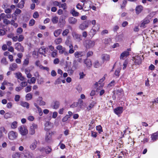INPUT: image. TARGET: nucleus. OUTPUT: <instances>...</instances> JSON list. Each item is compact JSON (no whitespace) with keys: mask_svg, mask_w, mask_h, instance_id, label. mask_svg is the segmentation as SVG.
<instances>
[{"mask_svg":"<svg viewBox=\"0 0 158 158\" xmlns=\"http://www.w3.org/2000/svg\"><path fill=\"white\" fill-rule=\"evenodd\" d=\"M78 66V61L76 60H74L73 63V66L76 69L77 68Z\"/></svg>","mask_w":158,"mask_h":158,"instance_id":"5fc2aeb1","label":"nucleus"},{"mask_svg":"<svg viewBox=\"0 0 158 158\" xmlns=\"http://www.w3.org/2000/svg\"><path fill=\"white\" fill-rule=\"evenodd\" d=\"M69 32V30L68 29H66L64 30L62 33V35L63 36H65L67 35L68 34Z\"/></svg>","mask_w":158,"mask_h":158,"instance_id":"de8ad7c7","label":"nucleus"},{"mask_svg":"<svg viewBox=\"0 0 158 158\" xmlns=\"http://www.w3.org/2000/svg\"><path fill=\"white\" fill-rule=\"evenodd\" d=\"M39 68L40 69H44V70H46L47 71H48L49 70V68L48 67H44V66H43L42 65L40 66H39Z\"/></svg>","mask_w":158,"mask_h":158,"instance_id":"338daca9","label":"nucleus"},{"mask_svg":"<svg viewBox=\"0 0 158 158\" xmlns=\"http://www.w3.org/2000/svg\"><path fill=\"white\" fill-rule=\"evenodd\" d=\"M75 56L77 58H79L85 55V53L82 52H76L74 54Z\"/></svg>","mask_w":158,"mask_h":158,"instance_id":"4be33fe9","label":"nucleus"},{"mask_svg":"<svg viewBox=\"0 0 158 158\" xmlns=\"http://www.w3.org/2000/svg\"><path fill=\"white\" fill-rule=\"evenodd\" d=\"M58 20V18L57 17L55 16L52 17V21L54 24H56L57 23Z\"/></svg>","mask_w":158,"mask_h":158,"instance_id":"ea45409f","label":"nucleus"},{"mask_svg":"<svg viewBox=\"0 0 158 158\" xmlns=\"http://www.w3.org/2000/svg\"><path fill=\"white\" fill-rule=\"evenodd\" d=\"M114 92L115 93L118 95H120V94H121L122 93H123V90L121 89H119L118 90L115 91Z\"/></svg>","mask_w":158,"mask_h":158,"instance_id":"8fccbe9b","label":"nucleus"},{"mask_svg":"<svg viewBox=\"0 0 158 158\" xmlns=\"http://www.w3.org/2000/svg\"><path fill=\"white\" fill-rule=\"evenodd\" d=\"M135 11L136 14L140 13L143 10V7L141 5H138L135 8Z\"/></svg>","mask_w":158,"mask_h":158,"instance_id":"393cba45","label":"nucleus"},{"mask_svg":"<svg viewBox=\"0 0 158 158\" xmlns=\"http://www.w3.org/2000/svg\"><path fill=\"white\" fill-rule=\"evenodd\" d=\"M98 133L97 132H94L93 131H91V136L93 137L96 138L97 136Z\"/></svg>","mask_w":158,"mask_h":158,"instance_id":"6e6d98bb","label":"nucleus"},{"mask_svg":"<svg viewBox=\"0 0 158 158\" xmlns=\"http://www.w3.org/2000/svg\"><path fill=\"white\" fill-rule=\"evenodd\" d=\"M37 144V141L35 140H34L32 143L30 145V148L32 150H34L36 148Z\"/></svg>","mask_w":158,"mask_h":158,"instance_id":"bb28decb","label":"nucleus"},{"mask_svg":"<svg viewBox=\"0 0 158 158\" xmlns=\"http://www.w3.org/2000/svg\"><path fill=\"white\" fill-rule=\"evenodd\" d=\"M17 65L15 63H13L10 65L9 69L12 71H14L17 69Z\"/></svg>","mask_w":158,"mask_h":158,"instance_id":"7c9ffc66","label":"nucleus"},{"mask_svg":"<svg viewBox=\"0 0 158 158\" xmlns=\"http://www.w3.org/2000/svg\"><path fill=\"white\" fill-rule=\"evenodd\" d=\"M45 140L48 143H50L52 141L51 135H50L49 133H47L45 137Z\"/></svg>","mask_w":158,"mask_h":158,"instance_id":"cd10ccee","label":"nucleus"},{"mask_svg":"<svg viewBox=\"0 0 158 158\" xmlns=\"http://www.w3.org/2000/svg\"><path fill=\"white\" fill-rule=\"evenodd\" d=\"M60 105V103L59 101H54L52 103V107L54 109H57Z\"/></svg>","mask_w":158,"mask_h":158,"instance_id":"2eb2a0df","label":"nucleus"},{"mask_svg":"<svg viewBox=\"0 0 158 158\" xmlns=\"http://www.w3.org/2000/svg\"><path fill=\"white\" fill-rule=\"evenodd\" d=\"M101 58L103 62L108 61L110 60V56L109 55L104 54L102 55Z\"/></svg>","mask_w":158,"mask_h":158,"instance_id":"412c9836","label":"nucleus"},{"mask_svg":"<svg viewBox=\"0 0 158 158\" xmlns=\"http://www.w3.org/2000/svg\"><path fill=\"white\" fill-rule=\"evenodd\" d=\"M45 130L48 131L51 129L53 126L51 123L49 122H47L45 124Z\"/></svg>","mask_w":158,"mask_h":158,"instance_id":"a211bd4d","label":"nucleus"},{"mask_svg":"<svg viewBox=\"0 0 158 158\" xmlns=\"http://www.w3.org/2000/svg\"><path fill=\"white\" fill-rule=\"evenodd\" d=\"M101 66V64L98 61H96L94 64V66L95 68H98Z\"/></svg>","mask_w":158,"mask_h":158,"instance_id":"864d4df0","label":"nucleus"},{"mask_svg":"<svg viewBox=\"0 0 158 158\" xmlns=\"http://www.w3.org/2000/svg\"><path fill=\"white\" fill-rule=\"evenodd\" d=\"M21 105L24 107H26L27 108H29V104L26 102H21Z\"/></svg>","mask_w":158,"mask_h":158,"instance_id":"4c0bfd02","label":"nucleus"},{"mask_svg":"<svg viewBox=\"0 0 158 158\" xmlns=\"http://www.w3.org/2000/svg\"><path fill=\"white\" fill-rule=\"evenodd\" d=\"M68 114H67L62 119V122H65L73 114L72 112L70 111H68Z\"/></svg>","mask_w":158,"mask_h":158,"instance_id":"dca6fc26","label":"nucleus"},{"mask_svg":"<svg viewBox=\"0 0 158 158\" xmlns=\"http://www.w3.org/2000/svg\"><path fill=\"white\" fill-rule=\"evenodd\" d=\"M69 23L72 24H75L77 22V20L73 17L70 18L69 19Z\"/></svg>","mask_w":158,"mask_h":158,"instance_id":"72a5a7b5","label":"nucleus"},{"mask_svg":"<svg viewBox=\"0 0 158 158\" xmlns=\"http://www.w3.org/2000/svg\"><path fill=\"white\" fill-rule=\"evenodd\" d=\"M18 136V134L13 131H10L8 133L9 139L11 140H14L16 139Z\"/></svg>","mask_w":158,"mask_h":158,"instance_id":"20e7f679","label":"nucleus"},{"mask_svg":"<svg viewBox=\"0 0 158 158\" xmlns=\"http://www.w3.org/2000/svg\"><path fill=\"white\" fill-rule=\"evenodd\" d=\"M129 52L127 51H124L122 52L120 56V60H124L129 55Z\"/></svg>","mask_w":158,"mask_h":158,"instance_id":"ddd939ff","label":"nucleus"},{"mask_svg":"<svg viewBox=\"0 0 158 158\" xmlns=\"http://www.w3.org/2000/svg\"><path fill=\"white\" fill-rule=\"evenodd\" d=\"M114 113L117 114L118 115L122 113L123 111V107H118L114 110Z\"/></svg>","mask_w":158,"mask_h":158,"instance_id":"f3484780","label":"nucleus"},{"mask_svg":"<svg viewBox=\"0 0 158 158\" xmlns=\"http://www.w3.org/2000/svg\"><path fill=\"white\" fill-rule=\"evenodd\" d=\"M96 129L100 134L101 133L102 131V127L100 125L96 126Z\"/></svg>","mask_w":158,"mask_h":158,"instance_id":"49530a36","label":"nucleus"},{"mask_svg":"<svg viewBox=\"0 0 158 158\" xmlns=\"http://www.w3.org/2000/svg\"><path fill=\"white\" fill-rule=\"evenodd\" d=\"M95 41L92 40H88L86 41L85 45L87 48H93L94 46Z\"/></svg>","mask_w":158,"mask_h":158,"instance_id":"6e6552de","label":"nucleus"},{"mask_svg":"<svg viewBox=\"0 0 158 158\" xmlns=\"http://www.w3.org/2000/svg\"><path fill=\"white\" fill-rule=\"evenodd\" d=\"M62 82V77H60L58 78L55 81L54 83L55 84H60Z\"/></svg>","mask_w":158,"mask_h":158,"instance_id":"37998d69","label":"nucleus"},{"mask_svg":"<svg viewBox=\"0 0 158 158\" xmlns=\"http://www.w3.org/2000/svg\"><path fill=\"white\" fill-rule=\"evenodd\" d=\"M27 119L30 121H33L34 119V118L33 116L30 115L27 117Z\"/></svg>","mask_w":158,"mask_h":158,"instance_id":"69168bd1","label":"nucleus"},{"mask_svg":"<svg viewBox=\"0 0 158 158\" xmlns=\"http://www.w3.org/2000/svg\"><path fill=\"white\" fill-rule=\"evenodd\" d=\"M29 62V59L27 58L25 59L23 62V65H27L28 64Z\"/></svg>","mask_w":158,"mask_h":158,"instance_id":"13d9d810","label":"nucleus"},{"mask_svg":"<svg viewBox=\"0 0 158 158\" xmlns=\"http://www.w3.org/2000/svg\"><path fill=\"white\" fill-rule=\"evenodd\" d=\"M32 97V95L31 93L27 94L26 96V99L27 100H31Z\"/></svg>","mask_w":158,"mask_h":158,"instance_id":"79ce46f5","label":"nucleus"},{"mask_svg":"<svg viewBox=\"0 0 158 158\" xmlns=\"http://www.w3.org/2000/svg\"><path fill=\"white\" fill-rule=\"evenodd\" d=\"M121 69L120 68L117 69L115 71L114 74L116 76H118L120 72Z\"/></svg>","mask_w":158,"mask_h":158,"instance_id":"4d7b16f0","label":"nucleus"},{"mask_svg":"<svg viewBox=\"0 0 158 158\" xmlns=\"http://www.w3.org/2000/svg\"><path fill=\"white\" fill-rule=\"evenodd\" d=\"M15 48L19 52H23L24 51L23 47L19 43H17L15 44Z\"/></svg>","mask_w":158,"mask_h":158,"instance_id":"f8f14e48","label":"nucleus"},{"mask_svg":"<svg viewBox=\"0 0 158 158\" xmlns=\"http://www.w3.org/2000/svg\"><path fill=\"white\" fill-rule=\"evenodd\" d=\"M97 104V102L94 101H92L90 103L89 105L87 107V109L89 110H90L91 108H92L95 105Z\"/></svg>","mask_w":158,"mask_h":158,"instance_id":"c756f323","label":"nucleus"},{"mask_svg":"<svg viewBox=\"0 0 158 158\" xmlns=\"http://www.w3.org/2000/svg\"><path fill=\"white\" fill-rule=\"evenodd\" d=\"M11 116V114L9 112L6 113L4 115V118L6 119H7L10 118Z\"/></svg>","mask_w":158,"mask_h":158,"instance_id":"603ef678","label":"nucleus"},{"mask_svg":"<svg viewBox=\"0 0 158 158\" xmlns=\"http://www.w3.org/2000/svg\"><path fill=\"white\" fill-rule=\"evenodd\" d=\"M17 122L14 121L11 123V128L14 129L16 128L17 127Z\"/></svg>","mask_w":158,"mask_h":158,"instance_id":"58836bf2","label":"nucleus"},{"mask_svg":"<svg viewBox=\"0 0 158 158\" xmlns=\"http://www.w3.org/2000/svg\"><path fill=\"white\" fill-rule=\"evenodd\" d=\"M18 130L19 133L22 135H26L28 133V130L27 127L25 125H22L20 126Z\"/></svg>","mask_w":158,"mask_h":158,"instance_id":"f03ea898","label":"nucleus"},{"mask_svg":"<svg viewBox=\"0 0 158 158\" xmlns=\"http://www.w3.org/2000/svg\"><path fill=\"white\" fill-rule=\"evenodd\" d=\"M39 16V14L38 13L37 11L35 12L33 15V17L35 19H36L38 18Z\"/></svg>","mask_w":158,"mask_h":158,"instance_id":"bf43d9fd","label":"nucleus"},{"mask_svg":"<svg viewBox=\"0 0 158 158\" xmlns=\"http://www.w3.org/2000/svg\"><path fill=\"white\" fill-rule=\"evenodd\" d=\"M30 79H29L27 81V82L29 84H34L36 81V79L35 77H31Z\"/></svg>","mask_w":158,"mask_h":158,"instance_id":"f704fd0d","label":"nucleus"},{"mask_svg":"<svg viewBox=\"0 0 158 158\" xmlns=\"http://www.w3.org/2000/svg\"><path fill=\"white\" fill-rule=\"evenodd\" d=\"M71 13L74 16H77L79 15V13L76 11L74 9L71 10Z\"/></svg>","mask_w":158,"mask_h":158,"instance_id":"a19ab883","label":"nucleus"},{"mask_svg":"<svg viewBox=\"0 0 158 158\" xmlns=\"http://www.w3.org/2000/svg\"><path fill=\"white\" fill-rule=\"evenodd\" d=\"M1 62L5 65H6L8 64V62L6 61V59L4 57L1 60Z\"/></svg>","mask_w":158,"mask_h":158,"instance_id":"a18cd8bd","label":"nucleus"},{"mask_svg":"<svg viewBox=\"0 0 158 158\" xmlns=\"http://www.w3.org/2000/svg\"><path fill=\"white\" fill-rule=\"evenodd\" d=\"M62 30L61 29L56 30L54 32V35L56 37H58L61 33Z\"/></svg>","mask_w":158,"mask_h":158,"instance_id":"2f4dec72","label":"nucleus"},{"mask_svg":"<svg viewBox=\"0 0 158 158\" xmlns=\"http://www.w3.org/2000/svg\"><path fill=\"white\" fill-rule=\"evenodd\" d=\"M24 2L21 0V1L19 3V4H18V7L19 8L21 9L24 6Z\"/></svg>","mask_w":158,"mask_h":158,"instance_id":"c03bdc74","label":"nucleus"},{"mask_svg":"<svg viewBox=\"0 0 158 158\" xmlns=\"http://www.w3.org/2000/svg\"><path fill=\"white\" fill-rule=\"evenodd\" d=\"M151 139L153 142L156 141L158 139V131L152 134Z\"/></svg>","mask_w":158,"mask_h":158,"instance_id":"aec40b11","label":"nucleus"},{"mask_svg":"<svg viewBox=\"0 0 158 158\" xmlns=\"http://www.w3.org/2000/svg\"><path fill=\"white\" fill-rule=\"evenodd\" d=\"M21 12V11L20 10L17 9L12 15V18L14 20H16L17 19V15L20 14Z\"/></svg>","mask_w":158,"mask_h":158,"instance_id":"4468645a","label":"nucleus"},{"mask_svg":"<svg viewBox=\"0 0 158 158\" xmlns=\"http://www.w3.org/2000/svg\"><path fill=\"white\" fill-rule=\"evenodd\" d=\"M57 55V51L54 50L51 53V56L53 57H55Z\"/></svg>","mask_w":158,"mask_h":158,"instance_id":"3c124183","label":"nucleus"},{"mask_svg":"<svg viewBox=\"0 0 158 158\" xmlns=\"http://www.w3.org/2000/svg\"><path fill=\"white\" fill-rule=\"evenodd\" d=\"M22 154L24 155V158H33V154L31 152L25 150L23 152Z\"/></svg>","mask_w":158,"mask_h":158,"instance_id":"0eeeda50","label":"nucleus"},{"mask_svg":"<svg viewBox=\"0 0 158 158\" xmlns=\"http://www.w3.org/2000/svg\"><path fill=\"white\" fill-rule=\"evenodd\" d=\"M3 22L6 25H8L10 23V21L8 19H3Z\"/></svg>","mask_w":158,"mask_h":158,"instance_id":"680f3d73","label":"nucleus"},{"mask_svg":"<svg viewBox=\"0 0 158 158\" xmlns=\"http://www.w3.org/2000/svg\"><path fill=\"white\" fill-rule=\"evenodd\" d=\"M105 76L101 79H100L98 82H96L94 85V88H96L98 86H99L101 87H102L103 86V82L105 80Z\"/></svg>","mask_w":158,"mask_h":158,"instance_id":"9d476101","label":"nucleus"},{"mask_svg":"<svg viewBox=\"0 0 158 158\" xmlns=\"http://www.w3.org/2000/svg\"><path fill=\"white\" fill-rule=\"evenodd\" d=\"M24 39L23 36L22 35H20L18 38V41L19 42H21Z\"/></svg>","mask_w":158,"mask_h":158,"instance_id":"052dcab7","label":"nucleus"},{"mask_svg":"<svg viewBox=\"0 0 158 158\" xmlns=\"http://www.w3.org/2000/svg\"><path fill=\"white\" fill-rule=\"evenodd\" d=\"M100 28V25L99 24H97L96 25L93 26L90 30L89 35L92 37L97 32L99 31Z\"/></svg>","mask_w":158,"mask_h":158,"instance_id":"f257e3e1","label":"nucleus"},{"mask_svg":"<svg viewBox=\"0 0 158 158\" xmlns=\"http://www.w3.org/2000/svg\"><path fill=\"white\" fill-rule=\"evenodd\" d=\"M15 74L16 75V77L20 80L23 81L25 80V78L22 76V74L21 73L18 72L16 73Z\"/></svg>","mask_w":158,"mask_h":158,"instance_id":"a878e982","label":"nucleus"},{"mask_svg":"<svg viewBox=\"0 0 158 158\" xmlns=\"http://www.w3.org/2000/svg\"><path fill=\"white\" fill-rule=\"evenodd\" d=\"M141 55H136L133 57V60L134 61L135 65H139L141 63Z\"/></svg>","mask_w":158,"mask_h":158,"instance_id":"1a4fd4ad","label":"nucleus"},{"mask_svg":"<svg viewBox=\"0 0 158 158\" xmlns=\"http://www.w3.org/2000/svg\"><path fill=\"white\" fill-rule=\"evenodd\" d=\"M31 70L29 68H27L25 69V72L27 75V77L28 78H30L32 77L31 74L30 73Z\"/></svg>","mask_w":158,"mask_h":158,"instance_id":"b1692460","label":"nucleus"},{"mask_svg":"<svg viewBox=\"0 0 158 158\" xmlns=\"http://www.w3.org/2000/svg\"><path fill=\"white\" fill-rule=\"evenodd\" d=\"M38 128V125L35 123H32L30 126L29 129V133L31 135L35 134V131Z\"/></svg>","mask_w":158,"mask_h":158,"instance_id":"423d86ee","label":"nucleus"},{"mask_svg":"<svg viewBox=\"0 0 158 158\" xmlns=\"http://www.w3.org/2000/svg\"><path fill=\"white\" fill-rule=\"evenodd\" d=\"M84 63L86 64L88 67H90L92 65V63L91 60L89 59L85 60Z\"/></svg>","mask_w":158,"mask_h":158,"instance_id":"473e14b6","label":"nucleus"},{"mask_svg":"<svg viewBox=\"0 0 158 158\" xmlns=\"http://www.w3.org/2000/svg\"><path fill=\"white\" fill-rule=\"evenodd\" d=\"M48 48L51 51H53L54 50V48L52 45H49L48 46V48H44V47H42L39 50L40 52L41 53L43 54L44 53L46 52L47 50H48Z\"/></svg>","mask_w":158,"mask_h":158,"instance_id":"39448f33","label":"nucleus"},{"mask_svg":"<svg viewBox=\"0 0 158 158\" xmlns=\"http://www.w3.org/2000/svg\"><path fill=\"white\" fill-rule=\"evenodd\" d=\"M111 40L110 38H106L104 40L103 42L105 44H108L111 41Z\"/></svg>","mask_w":158,"mask_h":158,"instance_id":"09e8293b","label":"nucleus"},{"mask_svg":"<svg viewBox=\"0 0 158 158\" xmlns=\"http://www.w3.org/2000/svg\"><path fill=\"white\" fill-rule=\"evenodd\" d=\"M62 41V39L61 38H58L55 39L54 41V43L56 44H58L61 43Z\"/></svg>","mask_w":158,"mask_h":158,"instance_id":"e433bc0d","label":"nucleus"},{"mask_svg":"<svg viewBox=\"0 0 158 158\" xmlns=\"http://www.w3.org/2000/svg\"><path fill=\"white\" fill-rule=\"evenodd\" d=\"M72 35L74 39H75L77 40H81V35H80L77 34L75 32H73L72 33Z\"/></svg>","mask_w":158,"mask_h":158,"instance_id":"c85d7f7f","label":"nucleus"},{"mask_svg":"<svg viewBox=\"0 0 158 158\" xmlns=\"http://www.w3.org/2000/svg\"><path fill=\"white\" fill-rule=\"evenodd\" d=\"M56 49L59 51V53L60 54H62L64 52L66 49L65 48L63 47L61 45H59L56 47Z\"/></svg>","mask_w":158,"mask_h":158,"instance_id":"6ab92c4d","label":"nucleus"},{"mask_svg":"<svg viewBox=\"0 0 158 158\" xmlns=\"http://www.w3.org/2000/svg\"><path fill=\"white\" fill-rule=\"evenodd\" d=\"M39 150L40 152H43L44 151H45V152L46 154H49L50 153L52 150V149L51 147L48 146L45 148H40L39 149Z\"/></svg>","mask_w":158,"mask_h":158,"instance_id":"9b49d317","label":"nucleus"},{"mask_svg":"<svg viewBox=\"0 0 158 158\" xmlns=\"http://www.w3.org/2000/svg\"><path fill=\"white\" fill-rule=\"evenodd\" d=\"M21 156V154L19 152L14 153L12 155V158H19Z\"/></svg>","mask_w":158,"mask_h":158,"instance_id":"c9c22d12","label":"nucleus"},{"mask_svg":"<svg viewBox=\"0 0 158 158\" xmlns=\"http://www.w3.org/2000/svg\"><path fill=\"white\" fill-rule=\"evenodd\" d=\"M149 22L150 20L149 19L147 18H145L144 19L141 24L140 27L143 28L145 27L146 26L145 25L149 23Z\"/></svg>","mask_w":158,"mask_h":158,"instance_id":"5701e85b","label":"nucleus"},{"mask_svg":"<svg viewBox=\"0 0 158 158\" xmlns=\"http://www.w3.org/2000/svg\"><path fill=\"white\" fill-rule=\"evenodd\" d=\"M37 110L39 115L40 116H42L43 114V112H42V109L40 108H39V109H38Z\"/></svg>","mask_w":158,"mask_h":158,"instance_id":"774afa93","label":"nucleus"},{"mask_svg":"<svg viewBox=\"0 0 158 158\" xmlns=\"http://www.w3.org/2000/svg\"><path fill=\"white\" fill-rule=\"evenodd\" d=\"M90 23V21L89 20H87L84 21L79 26L80 29L82 30H84L89 27Z\"/></svg>","mask_w":158,"mask_h":158,"instance_id":"7ed1b4c3","label":"nucleus"},{"mask_svg":"<svg viewBox=\"0 0 158 158\" xmlns=\"http://www.w3.org/2000/svg\"><path fill=\"white\" fill-rule=\"evenodd\" d=\"M31 86H27L25 88V91L26 93L30 92L31 91Z\"/></svg>","mask_w":158,"mask_h":158,"instance_id":"e2e57ef3","label":"nucleus"},{"mask_svg":"<svg viewBox=\"0 0 158 158\" xmlns=\"http://www.w3.org/2000/svg\"><path fill=\"white\" fill-rule=\"evenodd\" d=\"M35 21L34 19H32L30 20L29 24L30 26H33L35 23Z\"/></svg>","mask_w":158,"mask_h":158,"instance_id":"0e129e2a","label":"nucleus"}]
</instances>
